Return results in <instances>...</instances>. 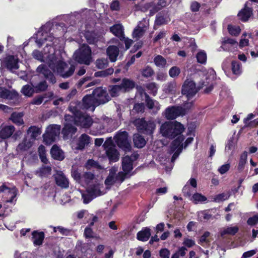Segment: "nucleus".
I'll list each match as a JSON object with an SVG mask.
<instances>
[{"mask_svg": "<svg viewBox=\"0 0 258 258\" xmlns=\"http://www.w3.org/2000/svg\"><path fill=\"white\" fill-rule=\"evenodd\" d=\"M68 109L72 115L65 114V121H73L74 125L86 128L92 125L93 120L90 115L83 112L76 106H70Z\"/></svg>", "mask_w": 258, "mask_h": 258, "instance_id": "obj_1", "label": "nucleus"}, {"mask_svg": "<svg viewBox=\"0 0 258 258\" xmlns=\"http://www.w3.org/2000/svg\"><path fill=\"white\" fill-rule=\"evenodd\" d=\"M134 123L139 132L146 135H152L156 127L153 121H146L145 118H137Z\"/></svg>", "mask_w": 258, "mask_h": 258, "instance_id": "obj_2", "label": "nucleus"}, {"mask_svg": "<svg viewBox=\"0 0 258 258\" xmlns=\"http://www.w3.org/2000/svg\"><path fill=\"white\" fill-rule=\"evenodd\" d=\"M200 86L197 88L196 83L192 80H186L182 87L181 93L183 95H185L187 99L192 98L205 85V82L202 81L200 82Z\"/></svg>", "mask_w": 258, "mask_h": 258, "instance_id": "obj_3", "label": "nucleus"}, {"mask_svg": "<svg viewBox=\"0 0 258 258\" xmlns=\"http://www.w3.org/2000/svg\"><path fill=\"white\" fill-rule=\"evenodd\" d=\"M160 131L163 137L175 139L177 136V121H166L161 125Z\"/></svg>", "mask_w": 258, "mask_h": 258, "instance_id": "obj_4", "label": "nucleus"}, {"mask_svg": "<svg viewBox=\"0 0 258 258\" xmlns=\"http://www.w3.org/2000/svg\"><path fill=\"white\" fill-rule=\"evenodd\" d=\"M128 137V133L121 131L117 132L114 137V140L117 146L125 152H130L132 149Z\"/></svg>", "mask_w": 258, "mask_h": 258, "instance_id": "obj_5", "label": "nucleus"}, {"mask_svg": "<svg viewBox=\"0 0 258 258\" xmlns=\"http://www.w3.org/2000/svg\"><path fill=\"white\" fill-rule=\"evenodd\" d=\"M75 59L80 64H89L91 58V49L87 44H83L78 51H76Z\"/></svg>", "mask_w": 258, "mask_h": 258, "instance_id": "obj_6", "label": "nucleus"}, {"mask_svg": "<svg viewBox=\"0 0 258 258\" xmlns=\"http://www.w3.org/2000/svg\"><path fill=\"white\" fill-rule=\"evenodd\" d=\"M60 126L57 124H53L48 127L46 133L43 135L44 141L46 144H52L54 142L56 138L60 133Z\"/></svg>", "mask_w": 258, "mask_h": 258, "instance_id": "obj_7", "label": "nucleus"}, {"mask_svg": "<svg viewBox=\"0 0 258 258\" xmlns=\"http://www.w3.org/2000/svg\"><path fill=\"white\" fill-rule=\"evenodd\" d=\"M10 184L9 182H4L0 186V194L5 193L10 196L9 199L6 200V203H14L16 201V197L18 194V189L15 186H9Z\"/></svg>", "mask_w": 258, "mask_h": 258, "instance_id": "obj_8", "label": "nucleus"}, {"mask_svg": "<svg viewBox=\"0 0 258 258\" xmlns=\"http://www.w3.org/2000/svg\"><path fill=\"white\" fill-rule=\"evenodd\" d=\"M92 94L96 100L98 105L105 104L111 99L106 90L102 87H97L93 90Z\"/></svg>", "mask_w": 258, "mask_h": 258, "instance_id": "obj_9", "label": "nucleus"}, {"mask_svg": "<svg viewBox=\"0 0 258 258\" xmlns=\"http://www.w3.org/2000/svg\"><path fill=\"white\" fill-rule=\"evenodd\" d=\"M68 67L66 62L62 60H58L55 64V69L58 74L64 78L71 77L74 73L75 67L71 65L69 70L64 72V69Z\"/></svg>", "mask_w": 258, "mask_h": 258, "instance_id": "obj_10", "label": "nucleus"}, {"mask_svg": "<svg viewBox=\"0 0 258 258\" xmlns=\"http://www.w3.org/2000/svg\"><path fill=\"white\" fill-rule=\"evenodd\" d=\"M139 155L132 154L131 156H125L122 159V169L126 173H130L133 169V162L137 160Z\"/></svg>", "mask_w": 258, "mask_h": 258, "instance_id": "obj_11", "label": "nucleus"}, {"mask_svg": "<svg viewBox=\"0 0 258 258\" xmlns=\"http://www.w3.org/2000/svg\"><path fill=\"white\" fill-rule=\"evenodd\" d=\"M2 63L4 67L11 71L19 68L18 59L12 55L6 56L3 58Z\"/></svg>", "mask_w": 258, "mask_h": 258, "instance_id": "obj_12", "label": "nucleus"}, {"mask_svg": "<svg viewBox=\"0 0 258 258\" xmlns=\"http://www.w3.org/2000/svg\"><path fill=\"white\" fill-rule=\"evenodd\" d=\"M82 102V106L86 109L92 107L94 110L96 107L99 106L92 93L85 95L83 98Z\"/></svg>", "mask_w": 258, "mask_h": 258, "instance_id": "obj_13", "label": "nucleus"}, {"mask_svg": "<svg viewBox=\"0 0 258 258\" xmlns=\"http://www.w3.org/2000/svg\"><path fill=\"white\" fill-rule=\"evenodd\" d=\"M118 46L115 45H110L106 50V53L109 59L111 62H115L117 60V57L119 55V47L122 46V44L120 42L118 44Z\"/></svg>", "mask_w": 258, "mask_h": 258, "instance_id": "obj_14", "label": "nucleus"}, {"mask_svg": "<svg viewBox=\"0 0 258 258\" xmlns=\"http://www.w3.org/2000/svg\"><path fill=\"white\" fill-rule=\"evenodd\" d=\"M64 126L61 130V133L64 137L69 136H72L77 131V128L73 125V121H66Z\"/></svg>", "mask_w": 258, "mask_h": 258, "instance_id": "obj_15", "label": "nucleus"}, {"mask_svg": "<svg viewBox=\"0 0 258 258\" xmlns=\"http://www.w3.org/2000/svg\"><path fill=\"white\" fill-rule=\"evenodd\" d=\"M50 153L51 157L54 160L62 161L64 159L65 156L63 151L57 145H54L51 148Z\"/></svg>", "mask_w": 258, "mask_h": 258, "instance_id": "obj_16", "label": "nucleus"}, {"mask_svg": "<svg viewBox=\"0 0 258 258\" xmlns=\"http://www.w3.org/2000/svg\"><path fill=\"white\" fill-rule=\"evenodd\" d=\"M194 106V101H186L178 105V116H183L189 113Z\"/></svg>", "mask_w": 258, "mask_h": 258, "instance_id": "obj_17", "label": "nucleus"}, {"mask_svg": "<svg viewBox=\"0 0 258 258\" xmlns=\"http://www.w3.org/2000/svg\"><path fill=\"white\" fill-rule=\"evenodd\" d=\"M163 116L168 120H173L177 117V106L167 107L162 113Z\"/></svg>", "mask_w": 258, "mask_h": 258, "instance_id": "obj_18", "label": "nucleus"}, {"mask_svg": "<svg viewBox=\"0 0 258 258\" xmlns=\"http://www.w3.org/2000/svg\"><path fill=\"white\" fill-rule=\"evenodd\" d=\"M122 91L123 92H129L133 90L136 86V83L132 80L124 78L120 84Z\"/></svg>", "mask_w": 258, "mask_h": 258, "instance_id": "obj_19", "label": "nucleus"}, {"mask_svg": "<svg viewBox=\"0 0 258 258\" xmlns=\"http://www.w3.org/2000/svg\"><path fill=\"white\" fill-rule=\"evenodd\" d=\"M45 238L44 232L37 230L33 231L32 233V239L34 245L39 246L42 244Z\"/></svg>", "mask_w": 258, "mask_h": 258, "instance_id": "obj_20", "label": "nucleus"}, {"mask_svg": "<svg viewBox=\"0 0 258 258\" xmlns=\"http://www.w3.org/2000/svg\"><path fill=\"white\" fill-rule=\"evenodd\" d=\"M110 31L117 37L120 41H122V39L124 38L123 28L121 24H115L110 27Z\"/></svg>", "mask_w": 258, "mask_h": 258, "instance_id": "obj_21", "label": "nucleus"}, {"mask_svg": "<svg viewBox=\"0 0 258 258\" xmlns=\"http://www.w3.org/2000/svg\"><path fill=\"white\" fill-rule=\"evenodd\" d=\"M15 131L14 126L6 125L0 131V138L2 139H7L10 138Z\"/></svg>", "mask_w": 258, "mask_h": 258, "instance_id": "obj_22", "label": "nucleus"}, {"mask_svg": "<svg viewBox=\"0 0 258 258\" xmlns=\"http://www.w3.org/2000/svg\"><path fill=\"white\" fill-rule=\"evenodd\" d=\"M151 229L148 227L143 228L137 234V238L141 241H147L151 236Z\"/></svg>", "mask_w": 258, "mask_h": 258, "instance_id": "obj_23", "label": "nucleus"}, {"mask_svg": "<svg viewBox=\"0 0 258 258\" xmlns=\"http://www.w3.org/2000/svg\"><path fill=\"white\" fill-rule=\"evenodd\" d=\"M106 154L110 162H115L119 159V153L114 148H109L106 151Z\"/></svg>", "mask_w": 258, "mask_h": 258, "instance_id": "obj_24", "label": "nucleus"}, {"mask_svg": "<svg viewBox=\"0 0 258 258\" xmlns=\"http://www.w3.org/2000/svg\"><path fill=\"white\" fill-rule=\"evenodd\" d=\"M90 137L86 134H83L79 137L77 143V149L82 150L85 146L88 145L90 143Z\"/></svg>", "mask_w": 258, "mask_h": 258, "instance_id": "obj_25", "label": "nucleus"}, {"mask_svg": "<svg viewBox=\"0 0 258 258\" xmlns=\"http://www.w3.org/2000/svg\"><path fill=\"white\" fill-rule=\"evenodd\" d=\"M252 14L251 8L247 7L246 5L238 13V15L240 17V19L243 22L247 21Z\"/></svg>", "mask_w": 258, "mask_h": 258, "instance_id": "obj_26", "label": "nucleus"}, {"mask_svg": "<svg viewBox=\"0 0 258 258\" xmlns=\"http://www.w3.org/2000/svg\"><path fill=\"white\" fill-rule=\"evenodd\" d=\"M23 112H13L10 117V119L15 124L18 125H21L24 123L23 119Z\"/></svg>", "mask_w": 258, "mask_h": 258, "instance_id": "obj_27", "label": "nucleus"}, {"mask_svg": "<svg viewBox=\"0 0 258 258\" xmlns=\"http://www.w3.org/2000/svg\"><path fill=\"white\" fill-rule=\"evenodd\" d=\"M168 153L170 154L173 153L171 158V162H173L177 158V138H175L171 143Z\"/></svg>", "mask_w": 258, "mask_h": 258, "instance_id": "obj_28", "label": "nucleus"}, {"mask_svg": "<svg viewBox=\"0 0 258 258\" xmlns=\"http://www.w3.org/2000/svg\"><path fill=\"white\" fill-rule=\"evenodd\" d=\"M153 61L158 68L163 69L167 67L166 59L160 54L157 55L154 57Z\"/></svg>", "mask_w": 258, "mask_h": 258, "instance_id": "obj_29", "label": "nucleus"}, {"mask_svg": "<svg viewBox=\"0 0 258 258\" xmlns=\"http://www.w3.org/2000/svg\"><path fill=\"white\" fill-rule=\"evenodd\" d=\"M133 142L135 147L138 148H142L144 147L146 144V141L144 138L142 136L139 134L134 135L133 138Z\"/></svg>", "mask_w": 258, "mask_h": 258, "instance_id": "obj_30", "label": "nucleus"}, {"mask_svg": "<svg viewBox=\"0 0 258 258\" xmlns=\"http://www.w3.org/2000/svg\"><path fill=\"white\" fill-rule=\"evenodd\" d=\"M55 183L58 186L62 188H68L69 187V181L65 176L58 175L55 177Z\"/></svg>", "mask_w": 258, "mask_h": 258, "instance_id": "obj_31", "label": "nucleus"}, {"mask_svg": "<svg viewBox=\"0 0 258 258\" xmlns=\"http://www.w3.org/2000/svg\"><path fill=\"white\" fill-rule=\"evenodd\" d=\"M231 68L232 73L236 76H239L242 73L241 63L238 60L231 61Z\"/></svg>", "mask_w": 258, "mask_h": 258, "instance_id": "obj_32", "label": "nucleus"}, {"mask_svg": "<svg viewBox=\"0 0 258 258\" xmlns=\"http://www.w3.org/2000/svg\"><path fill=\"white\" fill-rule=\"evenodd\" d=\"M21 92L25 96L31 97L35 93L34 86L32 87L28 84L25 85L22 87Z\"/></svg>", "mask_w": 258, "mask_h": 258, "instance_id": "obj_33", "label": "nucleus"}, {"mask_svg": "<svg viewBox=\"0 0 258 258\" xmlns=\"http://www.w3.org/2000/svg\"><path fill=\"white\" fill-rule=\"evenodd\" d=\"M48 94V97L51 98L53 96V93L52 92H48L47 94L45 93L43 95H38L35 97L32 100L31 104L39 105H40L43 101L45 98L46 97Z\"/></svg>", "mask_w": 258, "mask_h": 258, "instance_id": "obj_34", "label": "nucleus"}, {"mask_svg": "<svg viewBox=\"0 0 258 258\" xmlns=\"http://www.w3.org/2000/svg\"><path fill=\"white\" fill-rule=\"evenodd\" d=\"M177 87L175 81L170 82L164 85L163 90L166 93L174 94Z\"/></svg>", "mask_w": 258, "mask_h": 258, "instance_id": "obj_35", "label": "nucleus"}, {"mask_svg": "<svg viewBox=\"0 0 258 258\" xmlns=\"http://www.w3.org/2000/svg\"><path fill=\"white\" fill-rule=\"evenodd\" d=\"M84 36L87 42L89 44H94L98 41L96 35L93 31H86Z\"/></svg>", "mask_w": 258, "mask_h": 258, "instance_id": "obj_36", "label": "nucleus"}, {"mask_svg": "<svg viewBox=\"0 0 258 258\" xmlns=\"http://www.w3.org/2000/svg\"><path fill=\"white\" fill-rule=\"evenodd\" d=\"M247 152L244 151L240 155V159L238 162L237 170L239 172L243 171L245 164L247 162Z\"/></svg>", "mask_w": 258, "mask_h": 258, "instance_id": "obj_37", "label": "nucleus"}, {"mask_svg": "<svg viewBox=\"0 0 258 258\" xmlns=\"http://www.w3.org/2000/svg\"><path fill=\"white\" fill-rule=\"evenodd\" d=\"M87 192L90 194L94 198L101 195V192L99 186L96 184L90 185L87 189Z\"/></svg>", "mask_w": 258, "mask_h": 258, "instance_id": "obj_38", "label": "nucleus"}, {"mask_svg": "<svg viewBox=\"0 0 258 258\" xmlns=\"http://www.w3.org/2000/svg\"><path fill=\"white\" fill-rule=\"evenodd\" d=\"M41 133L40 129L36 126H31L27 130V134L30 135V137L32 139H35Z\"/></svg>", "mask_w": 258, "mask_h": 258, "instance_id": "obj_39", "label": "nucleus"}, {"mask_svg": "<svg viewBox=\"0 0 258 258\" xmlns=\"http://www.w3.org/2000/svg\"><path fill=\"white\" fill-rule=\"evenodd\" d=\"M108 91L111 96L116 97L119 95V92L122 91L120 85H110L108 87Z\"/></svg>", "mask_w": 258, "mask_h": 258, "instance_id": "obj_40", "label": "nucleus"}, {"mask_svg": "<svg viewBox=\"0 0 258 258\" xmlns=\"http://www.w3.org/2000/svg\"><path fill=\"white\" fill-rule=\"evenodd\" d=\"M142 76L146 78H149L152 77L155 72L151 67L149 66H146L141 71Z\"/></svg>", "mask_w": 258, "mask_h": 258, "instance_id": "obj_41", "label": "nucleus"}, {"mask_svg": "<svg viewBox=\"0 0 258 258\" xmlns=\"http://www.w3.org/2000/svg\"><path fill=\"white\" fill-rule=\"evenodd\" d=\"M85 167L87 170H90L92 168H94L97 169H102V167L99 163L92 159L87 160L85 165Z\"/></svg>", "mask_w": 258, "mask_h": 258, "instance_id": "obj_42", "label": "nucleus"}, {"mask_svg": "<svg viewBox=\"0 0 258 258\" xmlns=\"http://www.w3.org/2000/svg\"><path fill=\"white\" fill-rule=\"evenodd\" d=\"M239 228L237 226L228 227L221 232V236H223L226 234L234 235L238 232Z\"/></svg>", "mask_w": 258, "mask_h": 258, "instance_id": "obj_43", "label": "nucleus"}, {"mask_svg": "<svg viewBox=\"0 0 258 258\" xmlns=\"http://www.w3.org/2000/svg\"><path fill=\"white\" fill-rule=\"evenodd\" d=\"M197 62L201 64H205L207 62V56L204 50H201L196 55Z\"/></svg>", "mask_w": 258, "mask_h": 258, "instance_id": "obj_44", "label": "nucleus"}, {"mask_svg": "<svg viewBox=\"0 0 258 258\" xmlns=\"http://www.w3.org/2000/svg\"><path fill=\"white\" fill-rule=\"evenodd\" d=\"M48 85L45 80L40 82L34 86L35 93H40L46 91L48 88Z\"/></svg>", "mask_w": 258, "mask_h": 258, "instance_id": "obj_45", "label": "nucleus"}, {"mask_svg": "<svg viewBox=\"0 0 258 258\" xmlns=\"http://www.w3.org/2000/svg\"><path fill=\"white\" fill-rule=\"evenodd\" d=\"M190 200L195 203L198 204L199 202H203L207 201V199L201 194L198 192L195 193L192 195Z\"/></svg>", "mask_w": 258, "mask_h": 258, "instance_id": "obj_46", "label": "nucleus"}, {"mask_svg": "<svg viewBox=\"0 0 258 258\" xmlns=\"http://www.w3.org/2000/svg\"><path fill=\"white\" fill-rule=\"evenodd\" d=\"M227 29L229 33L235 36H238L241 31V29L239 26H233L232 25H228Z\"/></svg>", "mask_w": 258, "mask_h": 258, "instance_id": "obj_47", "label": "nucleus"}, {"mask_svg": "<svg viewBox=\"0 0 258 258\" xmlns=\"http://www.w3.org/2000/svg\"><path fill=\"white\" fill-rule=\"evenodd\" d=\"M145 33L144 29L140 26H138L137 28H135L133 32L132 35L134 38L139 39L142 37Z\"/></svg>", "mask_w": 258, "mask_h": 258, "instance_id": "obj_48", "label": "nucleus"}, {"mask_svg": "<svg viewBox=\"0 0 258 258\" xmlns=\"http://www.w3.org/2000/svg\"><path fill=\"white\" fill-rule=\"evenodd\" d=\"M145 105L143 103H135L132 110L134 113H143L145 111Z\"/></svg>", "mask_w": 258, "mask_h": 258, "instance_id": "obj_49", "label": "nucleus"}, {"mask_svg": "<svg viewBox=\"0 0 258 258\" xmlns=\"http://www.w3.org/2000/svg\"><path fill=\"white\" fill-rule=\"evenodd\" d=\"M108 61L104 58L98 59L96 61V67L99 69H103L107 67Z\"/></svg>", "mask_w": 258, "mask_h": 258, "instance_id": "obj_50", "label": "nucleus"}, {"mask_svg": "<svg viewBox=\"0 0 258 258\" xmlns=\"http://www.w3.org/2000/svg\"><path fill=\"white\" fill-rule=\"evenodd\" d=\"M146 88L148 91H150V93H152L154 95L157 92L158 87L157 84L154 82H151L147 84Z\"/></svg>", "mask_w": 258, "mask_h": 258, "instance_id": "obj_51", "label": "nucleus"}, {"mask_svg": "<svg viewBox=\"0 0 258 258\" xmlns=\"http://www.w3.org/2000/svg\"><path fill=\"white\" fill-rule=\"evenodd\" d=\"M182 192L184 196L190 197L194 192V189L189 185H186L183 187Z\"/></svg>", "mask_w": 258, "mask_h": 258, "instance_id": "obj_52", "label": "nucleus"}, {"mask_svg": "<svg viewBox=\"0 0 258 258\" xmlns=\"http://www.w3.org/2000/svg\"><path fill=\"white\" fill-rule=\"evenodd\" d=\"M167 78V74L166 71H159L157 72L156 79L158 81H164Z\"/></svg>", "mask_w": 258, "mask_h": 258, "instance_id": "obj_53", "label": "nucleus"}, {"mask_svg": "<svg viewBox=\"0 0 258 258\" xmlns=\"http://www.w3.org/2000/svg\"><path fill=\"white\" fill-rule=\"evenodd\" d=\"M166 24V19L163 16H158L156 17L155 21V25L157 26H161Z\"/></svg>", "mask_w": 258, "mask_h": 258, "instance_id": "obj_54", "label": "nucleus"}, {"mask_svg": "<svg viewBox=\"0 0 258 258\" xmlns=\"http://www.w3.org/2000/svg\"><path fill=\"white\" fill-rule=\"evenodd\" d=\"M145 99L147 107L150 109H153L154 106V100L152 99L148 94L145 95Z\"/></svg>", "mask_w": 258, "mask_h": 258, "instance_id": "obj_55", "label": "nucleus"}, {"mask_svg": "<svg viewBox=\"0 0 258 258\" xmlns=\"http://www.w3.org/2000/svg\"><path fill=\"white\" fill-rule=\"evenodd\" d=\"M49 71L46 66L44 64H40L36 69L37 73L43 74L44 76L47 73V72Z\"/></svg>", "mask_w": 258, "mask_h": 258, "instance_id": "obj_56", "label": "nucleus"}, {"mask_svg": "<svg viewBox=\"0 0 258 258\" xmlns=\"http://www.w3.org/2000/svg\"><path fill=\"white\" fill-rule=\"evenodd\" d=\"M44 77L52 84L56 83L55 77L50 71L47 72V73L44 76Z\"/></svg>", "mask_w": 258, "mask_h": 258, "instance_id": "obj_57", "label": "nucleus"}, {"mask_svg": "<svg viewBox=\"0 0 258 258\" xmlns=\"http://www.w3.org/2000/svg\"><path fill=\"white\" fill-rule=\"evenodd\" d=\"M32 55L34 58L41 61H43V55L40 51L35 49L33 51Z\"/></svg>", "mask_w": 258, "mask_h": 258, "instance_id": "obj_58", "label": "nucleus"}, {"mask_svg": "<svg viewBox=\"0 0 258 258\" xmlns=\"http://www.w3.org/2000/svg\"><path fill=\"white\" fill-rule=\"evenodd\" d=\"M247 223L248 225L250 226H254L257 224L258 223V214L249 217L247 221Z\"/></svg>", "mask_w": 258, "mask_h": 258, "instance_id": "obj_59", "label": "nucleus"}, {"mask_svg": "<svg viewBox=\"0 0 258 258\" xmlns=\"http://www.w3.org/2000/svg\"><path fill=\"white\" fill-rule=\"evenodd\" d=\"M170 254V251L166 248H162L159 251V256L161 258H169Z\"/></svg>", "mask_w": 258, "mask_h": 258, "instance_id": "obj_60", "label": "nucleus"}, {"mask_svg": "<svg viewBox=\"0 0 258 258\" xmlns=\"http://www.w3.org/2000/svg\"><path fill=\"white\" fill-rule=\"evenodd\" d=\"M93 231L91 227H86L84 230V236L86 238H91L93 237Z\"/></svg>", "mask_w": 258, "mask_h": 258, "instance_id": "obj_61", "label": "nucleus"}, {"mask_svg": "<svg viewBox=\"0 0 258 258\" xmlns=\"http://www.w3.org/2000/svg\"><path fill=\"white\" fill-rule=\"evenodd\" d=\"M210 233L209 231H206L200 237L199 239V244H202L204 242H208L209 241L207 239V238L210 236Z\"/></svg>", "mask_w": 258, "mask_h": 258, "instance_id": "obj_62", "label": "nucleus"}, {"mask_svg": "<svg viewBox=\"0 0 258 258\" xmlns=\"http://www.w3.org/2000/svg\"><path fill=\"white\" fill-rule=\"evenodd\" d=\"M82 199L83 203L85 204L89 203L94 198L90 194H84L82 195Z\"/></svg>", "mask_w": 258, "mask_h": 258, "instance_id": "obj_63", "label": "nucleus"}, {"mask_svg": "<svg viewBox=\"0 0 258 258\" xmlns=\"http://www.w3.org/2000/svg\"><path fill=\"white\" fill-rule=\"evenodd\" d=\"M201 5L199 3L195 1L190 5V10L192 12H197L199 11Z\"/></svg>", "mask_w": 258, "mask_h": 258, "instance_id": "obj_64", "label": "nucleus"}]
</instances>
